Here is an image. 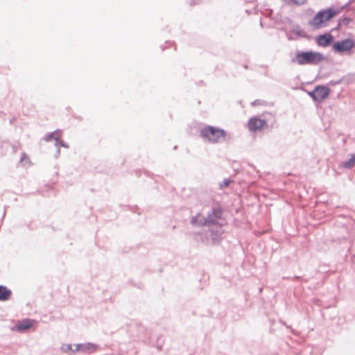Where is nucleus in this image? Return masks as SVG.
Instances as JSON below:
<instances>
[{
	"mask_svg": "<svg viewBox=\"0 0 355 355\" xmlns=\"http://www.w3.org/2000/svg\"><path fill=\"white\" fill-rule=\"evenodd\" d=\"M329 94V89L324 86H318L314 90L309 93L313 100L316 101H322L324 100Z\"/></svg>",
	"mask_w": 355,
	"mask_h": 355,
	"instance_id": "nucleus-7",
	"label": "nucleus"
},
{
	"mask_svg": "<svg viewBox=\"0 0 355 355\" xmlns=\"http://www.w3.org/2000/svg\"><path fill=\"white\" fill-rule=\"evenodd\" d=\"M355 165V155H350V159L342 164L343 167L347 168H352Z\"/></svg>",
	"mask_w": 355,
	"mask_h": 355,
	"instance_id": "nucleus-12",
	"label": "nucleus"
},
{
	"mask_svg": "<svg viewBox=\"0 0 355 355\" xmlns=\"http://www.w3.org/2000/svg\"><path fill=\"white\" fill-rule=\"evenodd\" d=\"M334 40V37L330 33L320 35L317 37L316 42L318 46L326 47L329 46Z\"/></svg>",
	"mask_w": 355,
	"mask_h": 355,
	"instance_id": "nucleus-9",
	"label": "nucleus"
},
{
	"mask_svg": "<svg viewBox=\"0 0 355 355\" xmlns=\"http://www.w3.org/2000/svg\"><path fill=\"white\" fill-rule=\"evenodd\" d=\"M338 14V11L328 8L319 11L309 21V25L315 28L320 29L324 27L327 23Z\"/></svg>",
	"mask_w": 355,
	"mask_h": 355,
	"instance_id": "nucleus-2",
	"label": "nucleus"
},
{
	"mask_svg": "<svg viewBox=\"0 0 355 355\" xmlns=\"http://www.w3.org/2000/svg\"><path fill=\"white\" fill-rule=\"evenodd\" d=\"M324 60L322 53L313 51L300 52L296 55V62L300 65L318 64Z\"/></svg>",
	"mask_w": 355,
	"mask_h": 355,
	"instance_id": "nucleus-3",
	"label": "nucleus"
},
{
	"mask_svg": "<svg viewBox=\"0 0 355 355\" xmlns=\"http://www.w3.org/2000/svg\"><path fill=\"white\" fill-rule=\"evenodd\" d=\"M74 348L71 345H67V349L72 352H83L85 353H93L97 349V346L92 343L77 344Z\"/></svg>",
	"mask_w": 355,
	"mask_h": 355,
	"instance_id": "nucleus-6",
	"label": "nucleus"
},
{
	"mask_svg": "<svg viewBox=\"0 0 355 355\" xmlns=\"http://www.w3.org/2000/svg\"><path fill=\"white\" fill-rule=\"evenodd\" d=\"M200 135L201 137L213 144L221 142L227 137L225 130L211 125H207L202 128Z\"/></svg>",
	"mask_w": 355,
	"mask_h": 355,
	"instance_id": "nucleus-1",
	"label": "nucleus"
},
{
	"mask_svg": "<svg viewBox=\"0 0 355 355\" xmlns=\"http://www.w3.org/2000/svg\"><path fill=\"white\" fill-rule=\"evenodd\" d=\"M307 0H292L293 3L296 5H302L306 2Z\"/></svg>",
	"mask_w": 355,
	"mask_h": 355,
	"instance_id": "nucleus-13",
	"label": "nucleus"
},
{
	"mask_svg": "<svg viewBox=\"0 0 355 355\" xmlns=\"http://www.w3.org/2000/svg\"><path fill=\"white\" fill-rule=\"evenodd\" d=\"M231 181L229 180H225L222 184H220V187L221 188H223V187H227L229 186V184H230Z\"/></svg>",
	"mask_w": 355,
	"mask_h": 355,
	"instance_id": "nucleus-14",
	"label": "nucleus"
},
{
	"mask_svg": "<svg viewBox=\"0 0 355 355\" xmlns=\"http://www.w3.org/2000/svg\"><path fill=\"white\" fill-rule=\"evenodd\" d=\"M33 322V320L26 319L18 322L15 328L18 331H26L32 327Z\"/></svg>",
	"mask_w": 355,
	"mask_h": 355,
	"instance_id": "nucleus-10",
	"label": "nucleus"
},
{
	"mask_svg": "<svg viewBox=\"0 0 355 355\" xmlns=\"http://www.w3.org/2000/svg\"><path fill=\"white\" fill-rule=\"evenodd\" d=\"M222 214L223 209L220 207H217L213 209L212 212L209 214L207 218L202 220L201 216L199 214L196 218H193L192 223L193 224L199 223L200 225L217 224L218 223V220L221 218Z\"/></svg>",
	"mask_w": 355,
	"mask_h": 355,
	"instance_id": "nucleus-4",
	"label": "nucleus"
},
{
	"mask_svg": "<svg viewBox=\"0 0 355 355\" xmlns=\"http://www.w3.org/2000/svg\"><path fill=\"white\" fill-rule=\"evenodd\" d=\"M267 125L266 121L257 117H252L248 122V127L250 131L261 130Z\"/></svg>",
	"mask_w": 355,
	"mask_h": 355,
	"instance_id": "nucleus-8",
	"label": "nucleus"
},
{
	"mask_svg": "<svg viewBox=\"0 0 355 355\" xmlns=\"http://www.w3.org/2000/svg\"><path fill=\"white\" fill-rule=\"evenodd\" d=\"M353 49H355V41L350 38L337 41L332 46L333 51L338 53L349 54Z\"/></svg>",
	"mask_w": 355,
	"mask_h": 355,
	"instance_id": "nucleus-5",
	"label": "nucleus"
},
{
	"mask_svg": "<svg viewBox=\"0 0 355 355\" xmlns=\"http://www.w3.org/2000/svg\"><path fill=\"white\" fill-rule=\"evenodd\" d=\"M12 295V291L7 287L0 286V301L9 300Z\"/></svg>",
	"mask_w": 355,
	"mask_h": 355,
	"instance_id": "nucleus-11",
	"label": "nucleus"
},
{
	"mask_svg": "<svg viewBox=\"0 0 355 355\" xmlns=\"http://www.w3.org/2000/svg\"><path fill=\"white\" fill-rule=\"evenodd\" d=\"M201 0H189V3L191 6H194L200 2Z\"/></svg>",
	"mask_w": 355,
	"mask_h": 355,
	"instance_id": "nucleus-15",
	"label": "nucleus"
}]
</instances>
